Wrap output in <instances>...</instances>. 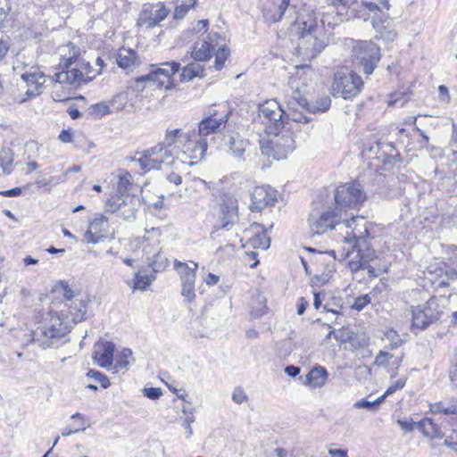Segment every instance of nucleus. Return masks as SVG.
I'll return each instance as SVG.
<instances>
[{
  "label": "nucleus",
  "mask_w": 457,
  "mask_h": 457,
  "mask_svg": "<svg viewBox=\"0 0 457 457\" xmlns=\"http://www.w3.org/2000/svg\"><path fill=\"white\" fill-rule=\"evenodd\" d=\"M37 324L31 330V341L43 349L59 347L70 332L67 322L57 312H47Z\"/></svg>",
  "instance_id": "f257e3e1"
},
{
  "label": "nucleus",
  "mask_w": 457,
  "mask_h": 457,
  "mask_svg": "<svg viewBox=\"0 0 457 457\" xmlns=\"http://www.w3.org/2000/svg\"><path fill=\"white\" fill-rule=\"evenodd\" d=\"M362 228L363 230L358 229L355 226L351 232H347L343 237V242L347 245L343 249L345 257H349L351 253L356 251V255L349 262V267L353 271L364 268V265L374 260L376 256L375 251L366 240L369 230L365 224L362 225Z\"/></svg>",
  "instance_id": "f03ea898"
},
{
  "label": "nucleus",
  "mask_w": 457,
  "mask_h": 457,
  "mask_svg": "<svg viewBox=\"0 0 457 457\" xmlns=\"http://www.w3.org/2000/svg\"><path fill=\"white\" fill-rule=\"evenodd\" d=\"M176 160H179L178 149L169 148L159 143L144 151L138 158H134L133 162L139 166L142 172H146L159 170L162 164L171 165Z\"/></svg>",
  "instance_id": "7ed1b4c3"
},
{
  "label": "nucleus",
  "mask_w": 457,
  "mask_h": 457,
  "mask_svg": "<svg viewBox=\"0 0 457 457\" xmlns=\"http://www.w3.org/2000/svg\"><path fill=\"white\" fill-rule=\"evenodd\" d=\"M350 216V220L343 218V213L337 208H329L321 213L312 212L309 217V225L314 235H321L336 226L344 225L347 228H353L352 225L356 220L363 221L362 218L354 216L353 213Z\"/></svg>",
  "instance_id": "20e7f679"
},
{
  "label": "nucleus",
  "mask_w": 457,
  "mask_h": 457,
  "mask_svg": "<svg viewBox=\"0 0 457 457\" xmlns=\"http://www.w3.org/2000/svg\"><path fill=\"white\" fill-rule=\"evenodd\" d=\"M445 302V300L443 297L433 296L424 303L411 306L412 327L424 329L439 320L444 312Z\"/></svg>",
  "instance_id": "39448f33"
},
{
  "label": "nucleus",
  "mask_w": 457,
  "mask_h": 457,
  "mask_svg": "<svg viewBox=\"0 0 457 457\" xmlns=\"http://www.w3.org/2000/svg\"><path fill=\"white\" fill-rule=\"evenodd\" d=\"M366 199L367 195L358 183L341 185L335 193L336 208L345 215L348 210L359 209Z\"/></svg>",
  "instance_id": "423d86ee"
},
{
  "label": "nucleus",
  "mask_w": 457,
  "mask_h": 457,
  "mask_svg": "<svg viewBox=\"0 0 457 457\" xmlns=\"http://www.w3.org/2000/svg\"><path fill=\"white\" fill-rule=\"evenodd\" d=\"M258 120L267 134H274L284 129L287 116L280 104L275 99H270L259 105Z\"/></svg>",
  "instance_id": "0eeeda50"
},
{
  "label": "nucleus",
  "mask_w": 457,
  "mask_h": 457,
  "mask_svg": "<svg viewBox=\"0 0 457 457\" xmlns=\"http://www.w3.org/2000/svg\"><path fill=\"white\" fill-rule=\"evenodd\" d=\"M363 85V80L358 74L338 71L334 74L332 94L336 97L351 99L361 92Z\"/></svg>",
  "instance_id": "6e6552de"
},
{
  "label": "nucleus",
  "mask_w": 457,
  "mask_h": 457,
  "mask_svg": "<svg viewBox=\"0 0 457 457\" xmlns=\"http://www.w3.org/2000/svg\"><path fill=\"white\" fill-rule=\"evenodd\" d=\"M272 136L269 141L262 143L261 149L263 154L268 156H272L275 160H281L292 153L295 148V141L293 133L289 130H279L274 134H268Z\"/></svg>",
  "instance_id": "1a4fd4ad"
},
{
  "label": "nucleus",
  "mask_w": 457,
  "mask_h": 457,
  "mask_svg": "<svg viewBox=\"0 0 457 457\" xmlns=\"http://www.w3.org/2000/svg\"><path fill=\"white\" fill-rule=\"evenodd\" d=\"M180 63L172 62L162 64V67L153 69L148 74L138 77L136 80L137 86L140 83H146L149 87L169 89L172 86L171 77L179 71Z\"/></svg>",
  "instance_id": "9d476101"
},
{
  "label": "nucleus",
  "mask_w": 457,
  "mask_h": 457,
  "mask_svg": "<svg viewBox=\"0 0 457 457\" xmlns=\"http://www.w3.org/2000/svg\"><path fill=\"white\" fill-rule=\"evenodd\" d=\"M353 57L362 71L370 75L380 60V47L372 41H362L353 47Z\"/></svg>",
  "instance_id": "9b49d317"
},
{
  "label": "nucleus",
  "mask_w": 457,
  "mask_h": 457,
  "mask_svg": "<svg viewBox=\"0 0 457 457\" xmlns=\"http://www.w3.org/2000/svg\"><path fill=\"white\" fill-rule=\"evenodd\" d=\"M150 238L145 236L137 237L131 242L135 248H142L143 256L145 257L147 264L154 272L163 270L168 266V259L162 255L159 241L149 242Z\"/></svg>",
  "instance_id": "f8f14e48"
},
{
  "label": "nucleus",
  "mask_w": 457,
  "mask_h": 457,
  "mask_svg": "<svg viewBox=\"0 0 457 457\" xmlns=\"http://www.w3.org/2000/svg\"><path fill=\"white\" fill-rule=\"evenodd\" d=\"M220 225L212 232L213 236H220L221 229L230 230L238 219V204L235 196L230 194H224L220 206Z\"/></svg>",
  "instance_id": "ddd939ff"
},
{
  "label": "nucleus",
  "mask_w": 457,
  "mask_h": 457,
  "mask_svg": "<svg viewBox=\"0 0 457 457\" xmlns=\"http://www.w3.org/2000/svg\"><path fill=\"white\" fill-rule=\"evenodd\" d=\"M170 13L163 3L145 4L137 19V26L152 29L165 20Z\"/></svg>",
  "instance_id": "4468645a"
},
{
  "label": "nucleus",
  "mask_w": 457,
  "mask_h": 457,
  "mask_svg": "<svg viewBox=\"0 0 457 457\" xmlns=\"http://www.w3.org/2000/svg\"><path fill=\"white\" fill-rule=\"evenodd\" d=\"M207 145L208 144L205 139H198L195 142L189 136H187L183 143V147L181 149H178L179 161L181 163L193 165L196 161L201 160L204 157L207 150Z\"/></svg>",
  "instance_id": "2eb2a0df"
},
{
  "label": "nucleus",
  "mask_w": 457,
  "mask_h": 457,
  "mask_svg": "<svg viewBox=\"0 0 457 457\" xmlns=\"http://www.w3.org/2000/svg\"><path fill=\"white\" fill-rule=\"evenodd\" d=\"M303 31L301 37V42L299 47H304L306 50L309 49L307 45L312 46V54H320L325 47V43L318 38L317 32L319 27L314 21L310 20L309 21L303 22Z\"/></svg>",
  "instance_id": "dca6fc26"
},
{
  "label": "nucleus",
  "mask_w": 457,
  "mask_h": 457,
  "mask_svg": "<svg viewBox=\"0 0 457 457\" xmlns=\"http://www.w3.org/2000/svg\"><path fill=\"white\" fill-rule=\"evenodd\" d=\"M278 201L277 192L270 187H256L251 194L252 212H260L262 209L272 206Z\"/></svg>",
  "instance_id": "f3484780"
},
{
  "label": "nucleus",
  "mask_w": 457,
  "mask_h": 457,
  "mask_svg": "<svg viewBox=\"0 0 457 457\" xmlns=\"http://www.w3.org/2000/svg\"><path fill=\"white\" fill-rule=\"evenodd\" d=\"M115 345L107 340H100L94 345L92 359L101 368H110L113 362Z\"/></svg>",
  "instance_id": "a211bd4d"
},
{
  "label": "nucleus",
  "mask_w": 457,
  "mask_h": 457,
  "mask_svg": "<svg viewBox=\"0 0 457 457\" xmlns=\"http://www.w3.org/2000/svg\"><path fill=\"white\" fill-rule=\"evenodd\" d=\"M109 235L108 219L104 215L96 217L90 222L87 230L85 232V239L87 243L96 244L106 238Z\"/></svg>",
  "instance_id": "6ab92c4d"
},
{
  "label": "nucleus",
  "mask_w": 457,
  "mask_h": 457,
  "mask_svg": "<svg viewBox=\"0 0 457 457\" xmlns=\"http://www.w3.org/2000/svg\"><path fill=\"white\" fill-rule=\"evenodd\" d=\"M21 79L26 82L28 96H36L41 93L42 87L46 82V77L39 68L31 66L21 73Z\"/></svg>",
  "instance_id": "aec40b11"
},
{
  "label": "nucleus",
  "mask_w": 457,
  "mask_h": 457,
  "mask_svg": "<svg viewBox=\"0 0 457 457\" xmlns=\"http://www.w3.org/2000/svg\"><path fill=\"white\" fill-rule=\"evenodd\" d=\"M371 24L376 29L377 38H381L386 42H392L396 37V31L391 26V18L388 13H382L379 16L371 17Z\"/></svg>",
  "instance_id": "412c9836"
},
{
  "label": "nucleus",
  "mask_w": 457,
  "mask_h": 457,
  "mask_svg": "<svg viewBox=\"0 0 457 457\" xmlns=\"http://www.w3.org/2000/svg\"><path fill=\"white\" fill-rule=\"evenodd\" d=\"M289 0H262V14L267 22L275 23L281 20Z\"/></svg>",
  "instance_id": "4be33fe9"
},
{
  "label": "nucleus",
  "mask_w": 457,
  "mask_h": 457,
  "mask_svg": "<svg viewBox=\"0 0 457 457\" xmlns=\"http://www.w3.org/2000/svg\"><path fill=\"white\" fill-rule=\"evenodd\" d=\"M228 115L229 112L220 116L218 120H208L204 118L198 125L199 139H205L207 141L208 136L221 131L226 126Z\"/></svg>",
  "instance_id": "5701e85b"
},
{
  "label": "nucleus",
  "mask_w": 457,
  "mask_h": 457,
  "mask_svg": "<svg viewBox=\"0 0 457 457\" xmlns=\"http://www.w3.org/2000/svg\"><path fill=\"white\" fill-rule=\"evenodd\" d=\"M78 65L76 64V66ZM53 80L60 84L75 85L80 81H87V79L84 78V73L80 69L71 68V65H68V67L64 66V70L62 71L56 72Z\"/></svg>",
  "instance_id": "b1692460"
},
{
  "label": "nucleus",
  "mask_w": 457,
  "mask_h": 457,
  "mask_svg": "<svg viewBox=\"0 0 457 457\" xmlns=\"http://www.w3.org/2000/svg\"><path fill=\"white\" fill-rule=\"evenodd\" d=\"M174 268L179 270L181 278V284L193 285L195 282V270L198 264L195 262H190V264L175 260Z\"/></svg>",
  "instance_id": "393cba45"
},
{
  "label": "nucleus",
  "mask_w": 457,
  "mask_h": 457,
  "mask_svg": "<svg viewBox=\"0 0 457 457\" xmlns=\"http://www.w3.org/2000/svg\"><path fill=\"white\" fill-rule=\"evenodd\" d=\"M208 40L204 39L201 42L195 44L194 50L192 51V57L198 62H204L209 60L214 50L212 46V37L208 36Z\"/></svg>",
  "instance_id": "a878e982"
},
{
  "label": "nucleus",
  "mask_w": 457,
  "mask_h": 457,
  "mask_svg": "<svg viewBox=\"0 0 457 457\" xmlns=\"http://www.w3.org/2000/svg\"><path fill=\"white\" fill-rule=\"evenodd\" d=\"M88 303L89 301L84 299H75L71 303H65L74 322H80L87 319Z\"/></svg>",
  "instance_id": "bb28decb"
},
{
  "label": "nucleus",
  "mask_w": 457,
  "mask_h": 457,
  "mask_svg": "<svg viewBox=\"0 0 457 457\" xmlns=\"http://www.w3.org/2000/svg\"><path fill=\"white\" fill-rule=\"evenodd\" d=\"M226 144L228 145V154L232 157L241 160L245 151V147L248 145V141L237 134L235 136H228V142Z\"/></svg>",
  "instance_id": "cd10ccee"
},
{
  "label": "nucleus",
  "mask_w": 457,
  "mask_h": 457,
  "mask_svg": "<svg viewBox=\"0 0 457 457\" xmlns=\"http://www.w3.org/2000/svg\"><path fill=\"white\" fill-rule=\"evenodd\" d=\"M117 64L124 70H132L139 63L137 53L131 49L121 48L117 56Z\"/></svg>",
  "instance_id": "c85d7f7f"
},
{
  "label": "nucleus",
  "mask_w": 457,
  "mask_h": 457,
  "mask_svg": "<svg viewBox=\"0 0 457 457\" xmlns=\"http://www.w3.org/2000/svg\"><path fill=\"white\" fill-rule=\"evenodd\" d=\"M328 378V371L324 367L317 366L306 375L307 383L312 387H321Z\"/></svg>",
  "instance_id": "c756f323"
},
{
  "label": "nucleus",
  "mask_w": 457,
  "mask_h": 457,
  "mask_svg": "<svg viewBox=\"0 0 457 457\" xmlns=\"http://www.w3.org/2000/svg\"><path fill=\"white\" fill-rule=\"evenodd\" d=\"M417 426L426 437L433 439L442 438L444 436L440 428L435 424L431 419H423L419 423H417Z\"/></svg>",
  "instance_id": "7c9ffc66"
},
{
  "label": "nucleus",
  "mask_w": 457,
  "mask_h": 457,
  "mask_svg": "<svg viewBox=\"0 0 457 457\" xmlns=\"http://www.w3.org/2000/svg\"><path fill=\"white\" fill-rule=\"evenodd\" d=\"M188 135L181 129H167L162 144L169 148L179 149L180 143H184Z\"/></svg>",
  "instance_id": "2f4dec72"
},
{
  "label": "nucleus",
  "mask_w": 457,
  "mask_h": 457,
  "mask_svg": "<svg viewBox=\"0 0 457 457\" xmlns=\"http://www.w3.org/2000/svg\"><path fill=\"white\" fill-rule=\"evenodd\" d=\"M361 6L370 12H373V16L382 15L384 10L388 11L390 9L389 0H361Z\"/></svg>",
  "instance_id": "473e14b6"
},
{
  "label": "nucleus",
  "mask_w": 457,
  "mask_h": 457,
  "mask_svg": "<svg viewBox=\"0 0 457 457\" xmlns=\"http://www.w3.org/2000/svg\"><path fill=\"white\" fill-rule=\"evenodd\" d=\"M430 411L433 414L457 415V399H452L448 403L438 402L430 404Z\"/></svg>",
  "instance_id": "72a5a7b5"
},
{
  "label": "nucleus",
  "mask_w": 457,
  "mask_h": 457,
  "mask_svg": "<svg viewBox=\"0 0 457 457\" xmlns=\"http://www.w3.org/2000/svg\"><path fill=\"white\" fill-rule=\"evenodd\" d=\"M155 279L154 275L143 274L140 271L135 273L133 279V289L145 291L146 287Z\"/></svg>",
  "instance_id": "f704fd0d"
},
{
  "label": "nucleus",
  "mask_w": 457,
  "mask_h": 457,
  "mask_svg": "<svg viewBox=\"0 0 457 457\" xmlns=\"http://www.w3.org/2000/svg\"><path fill=\"white\" fill-rule=\"evenodd\" d=\"M448 254L446 265L449 267V270L446 271V275L451 279H455L457 278V247L450 246Z\"/></svg>",
  "instance_id": "c9c22d12"
},
{
  "label": "nucleus",
  "mask_w": 457,
  "mask_h": 457,
  "mask_svg": "<svg viewBox=\"0 0 457 457\" xmlns=\"http://www.w3.org/2000/svg\"><path fill=\"white\" fill-rule=\"evenodd\" d=\"M54 291L62 294L68 303H71V302L75 301L79 295V291L73 290L69 284L64 281H61L60 284L55 287Z\"/></svg>",
  "instance_id": "e433bc0d"
},
{
  "label": "nucleus",
  "mask_w": 457,
  "mask_h": 457,
  "mask_svg": "<svg viewBox=\"0 0 457 457\" xmlns=\"http://www.w3.org/2000/svg\"><path fill=\"white\" fill-rule=\"evenodd\" d=\"M203 70L199 64L190 63L187 65L181 73V81H189L197 76H203Z\"/></svg>",
  "instance_id": "4c0bfd02"
},
{
  "label": "nucleus",
  "mask_w": 457,
  "mask_h": 457,
  "mask_svg": "<svg viewBox=\"0 0 457 457\" xmlns=\"http://www.w3.org/2000/svg\"><path fill=\"white\" fill-rule=\"evenodd\" d=\"M288 104L292 106V108H295L296 106L306 108L308 110L309 104L307 99L303 96L299 89H295L292 91L291 96L287 101Z\"/></svg>",
  "instance_id": "58836bf2"
},
{
  "label": "nucleus",
  "mask_w": 457,
  "mask_h": 457,
  "mask_svg": "<svg viewBox=\"0 0 457 457\" xmlns=\"http://www.w3.org/2000/svg\"><path fill=\"white\" fill-rule=\"evenodd\" d=\"M0 101L2 104L11 105L13 104H22L26 101V98L21 97L15 95L14 88L5 89L2 96H0Z\"/></svg>",
  "instance_id": "ea45409f"
},
{
  "label": "nucleus",
  "mask_w": 457,
  "mask_h": 457,
  "mask_svg": "<svg viewBox=\"0 0 457 457\" xmlns=\"http://www.w3.org/2000/svg\"><path fill=\"white\" fill-rule=\"evenodd\" d=\"M13 162V155L11 149H3L0 152V167L4 173L11 172V166Z\"/></svg>",
  "instance_id": "a19ab883"
},
{
  "label": "nucleus",
  "mask_w": 457,
  "mask_h": 457,
  "mask_svg": "<svg viewBox=\"0 0 457 457\" xmlns=\"http://www.w3.org/2000/svg\"><path fill=\"white\" fill-rule=\"evenodd\" d=\"M130 360L132 359V351L129 348H124L122 349L117 355H116V362L118 367L120 369L127 370L129 366L130 365Z\"/></svg>",
  "instance_id": "79ce46f5"
},
{
  "label": "nucleus",
  "mask_w": 457,
  "mask_h": 457,
  "mask_svg": "<svg viewBox=\"0 0 457 457\" xmlns=\"http://www.w3.org/2000/svg\"><path fill=\"white\" fill-rule=\"evenodd\" d=\"M71 419L72 420H79L80 423H79V425H78L74 428H63L62 431V436H68L72 435L74 433H78L79 431H84L86 429V420H85L83 415H81L79 412H76L75 414H73L71 416Z\"/></svg>",
  "instance_id": "37998d69"
},
{
  "label": "nucleus",
  "mask_w": 457,
  "mask_h": 457,
  "mask_svg": "<svg viewBox=\"0 0 457 457\" xmlns=\"http://www.w3.org/2000/svg\"><path fill=\"white\" fill-rule=\"evenodd\" d=\"M270 239L267 236V229H263L261 234H257L253 239H252V245L253 247H258L261 249H268L270 247Z\"/></svg>",
  "instance_id": "c03bdc74"
},
{
  "label": "nucleus",
  "mask_w": 457,
  "mask_h": 457,
  "mask_svg": "<svg viewBox=\"0 0 457 457\" xmlns=\"http://www.w3.org/2000/svg\"><path fill=\"white\" fill-rule=\"evenodd\" d=\"M126 204V201L119 195H112L108 198L106 202V211L112 213L120 210L123 205Z\"/></svg>",
  "instance_id": "a18cd8bd"
},
{
  "label": "nucleus",
  "mask_w": 457,
  "mask_h": 457,
  "mask_svg": "<svg viewBox=\"0 0 457 457\" xmlns=\"http://www.w3.org/2000/svg\"><path fill=\"white\" fill-rule=\"evenodd\" d=\"M131 175L129 172H125L124 174L119 177V181L117 185V191L121 195H124L128 191L129 187H131Z\"/></svg>",
  "instance_id": "49530a36"
},
{
  "label": "nucleus",
  "mask_w": 457,
  "mask_h": 457,
  "mask_svg": "<svg viewBox=\"0 0 457 457\" xmlns=\"http://www.w3.org/2000/svg\"><path fill=\"white\" fill-rule=\"evenodd\" d=\"M330 104H331V99L328 96H325V97L319 99L316 102L315 105H313V106L309 105L308 111L312 112H323L329 109Z\"/></svg>",
  "instance_id": "de8ad7c7"
},
{
  "label": "nucleus",
  "mask_w": 457,
  "mask_h": 457,
  "mask_svg": "<svg viewBox=\"0 0 457 457\" xmlns=\"http://www.w3.org/2000/svg\"><path fill=\"white\" fill-rule=\"evenodd\" d=\"M87 376L92 378L96 382L101 384L104 388H108L111 386L109 378L102 372L95 370H90Z\"/></svg>",
  "instance_id": "09e8293b"
},
{
  "label": "nucleus",
  "mask_w": 457,
  "mask_h": 457,
  "mask_svg": "<svg viewBox=\"0 0 457 457\" xmlns=\"http://www.w3.org/2000/svg\"><path fill=\"white\" fill-rule=\"evenodd\" d=\"M334 272L333 266L327 265L326 271L322 272L320 275H316L313 278V282L315 284L324 285L330 279L332 273Z\"/></svg>",
  "instance_id": "8fccbe9b"
},
{
  "label": "nucleus",
  "mask_w": 457,
  "mask_h": 457,
  "mask_svg": "<svg viewBox=\"0 0 457 457\" xmlns=\"http://www.w3.org/2000/svg\"><path fill=\"white\" fill-rule=\"evenodd\" d=\"M228 56V52L224 47H220L215 56V68L220 70L224 66V62Z\"/></svg>",
  "instance_id": "3c124183"
},
{
  "label": "nucleus",
  "mask_w": 457,
  "mask_h": 457,
  "mask_svg": "<svg viewBox=\"0 0 457 457\" xmlns=\"http://www.w3.org/2000/svg\"><path fill=\"white\" fill-rule=\"evenodd\" d=\"M370 303V296L369 295H363L355 298L352 308L360 312L363 310Z\"/></svg>",
  "instance_id": "603ef678"
},
{
  "label": "nucleus",
  "mask_w": 457,
  "mask_h": 457,
  "mask_svg": "<svg viewBox=\"0 0 457 457\" xmlns=\"http://www.w3.org/2000/svg\"><path fill=\"white\" fill-rule=\"evenodd\" d=\"M9 47V37L0 30V61L6 55Z\"/></svg>",
  "instance_id": "864d4df0"
},
{
  "label": "nucleus",
  "mask_w": 457,
  "mask_h": 457,
  "mask_svg": "<svg viewBox=\"0 0 457 457\" xmlns=\"http://www.w3.org/2000/svg\"><path fill=\"white\" fill-rule=\"evenodd\" d=\"M327 2L333 6L346 10L356 4L357 0H327Z\"/></svg>",
  "instance_id": "5fc2aeb1"
},
{
  "label": "nucleus",
  "mask_w": 457,
  "mask_h": 457,
  "mask_svg": "<svg viewBox=\"0 0 457 457\" xmlns=\"http://www.w3.org/2000/svg\"><path fill=\"white\" fill-rule=\"evenodd\" d=\"M393 358V355L386 351H380L378 354L375 358L374 363L378 366L386 365L390 359Z\"/></svg>",
  "instance_id": "6e6d98bb"
},
{
  "label": "nucleus",
  "mask_w": 457,
  "mask_h": 457,
  "mask_svg": "<svg viewBox=\"0 0 457 457\" xmlns=\"http://www.w3.org/2000/svg\"><path fill=\"white\" fill-rule=\"evenodd\" d=\"M181 294L187 302H192L195 297V286L182 284V293Z\"/></svg>",
  "instance_id": "4d7b16f0"
},
{
  "label": "nucleus",
  "mask_w": 457,
  "mask_h": 457,
  "mask_svg": "<svg viewBox=\"0 0 457 457\" xmlns=\"http://www.w3.org/2000/svg\"><path fill=\"white\" fill-rule=\"evenodd\" d=\"M232 400L236 403L241 404L247 400V395L241 387H237L232 393Z\"/></svg>",
  "instance_id": "13d9d810"
},
{
  "label": "nucleus",
  "mask_w": 457,
  "mask_h": 457,
  "mask_svg": "<svg viewBox=\"0 0 457 457\" xmlns=\"http://www.w3.org/2000/svg\"><path fill=\"white\" fill-rule=\"evenodd\" d=\"M143 393L145 397L152 400H156L162 395V389L159 387H146Z\"/></svg>",
  "instance_id": "bf43d9fd"
},
{
  "label": "nucleus",
  "mask_w": 457,
  "mask_h": 457,
  "mask_svg": "<svg viewBox=\"0 0 457 457\" xmlns=\"http://www.w3.org/2000/svg\"><path fill=\"white\" fill-rule=\"evenodd\" d=\"M444 445L457 452V431H453L451 435L447 436L445 439Z\"/></svg>",
  "instance_id": "052dcab7"
},
{
  "label": "nucleus",
  "mask_w": 457,
  "mask_h": 457,
  "mask_svg": "<svg viewBox=\"0 0 457 457\" xmlns=\"http://www.w3.org/2000/svg\"><path fill=\"white\" fill-rule=\"evenodd\" d=\"M353 407L356 409H366L369 411H371L376 408L374 401H369L365 398L361 399L360 401H357Z\"/></svg>",
  "instance_id": "680f3d73"
},
{
  "label": "nucleus",
  "mask_w": 457,
  "mask_h": 457,
  "mask_svg": "<svg viewBox=\"0 0 457 457\" xmlns=\"http://www.w3.org/2000/svg\"><path fill=\"white\" fill-rule=\"evenodd\" d=\"M193 4L188 5L180 4L178 5L175 8L174 11V18L175 19H181L183 18L187 12H188L189 8L195 4V0H192Z\"/></svg>",
  "instance_id": "e2e57ef3"
},
{
  "label": "nucleus",
  "mask_w": 457,
  "mask_h": 457,
  "mask_svg": "<svg viewBox=\"0 0 457 457\" xmlns=\"http://www.w3.org/2000/svg\"><path fill=\"white\" fill-rule=\"evenodd\" d=\"M91 109L93 110V112L97 113L100 116H103L110 112L109 106L105 103L96 104L91 106Z\"/></svg>",
  "instance_id": "0e129e2a"
},
{
  "label": "nucleus",
  "mask_w": 457,
  "mask_h": 457,
  "mask_svg": "<svg viewBox=\"0 0 457 457\" xmlns=\"http://www.w3.org/2000/svg\"><path fill=\"white\" fill-rule=\"evenodd\" d=\"M405 385V379L400 378L395 381L386 391V395H392L395 391L402 389Z\"/></svg>",
  "instance_id": "69168bd1"
},
{
  "label": "nucleus",
  "mask_w": 457,
  "mask_h": 457,
  "mask_svg": "<svg viewBox=\"0 0 457 457\" xmlns=\"http://www.w3.org/2000/svg\"><path fill=\"white\" fill-rule=\"evenodd\" d=\"M195 421V417L191 414V415H188L185 418L184 421H183V426L186 429V432H187V437L189 438L191 437L192 434H193V430H192V427H191V424Z\"/></svg>",
  "instance_id": "338daca9"
},
{
  "label": "nucleus",
  "mask_w": 457,
  "mask_h": 457,
  "mask_svg": "<svg viewBox=\"0 0 457 457\" xmlns=\"http://www.w3.org/2000/svg\"><path fill=\"white\" fill-rule=\"evenodd\" d=\"M397 424L405 432L412 431L414 429L415 425H416V423L414 421H412V420H397Z\"/></svg>",
  "instance_id": "774afa93"
}]
</instances>
